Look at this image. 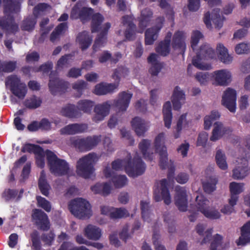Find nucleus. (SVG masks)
<instances>
[{
    "label": "nucleus",
    "mask_w": 250,
    "mask_h": 250,
    "mask_svg": "<svg viewBox=\"0 0 250 250\" xmlns=\"http://www.w3.org/2000/svg\"><path fill=\"white\" fill-rule=\"evenodd\" d=\"M132 97V94L123 91L119 94L118 99L114 101L113 105L120 111H125L128 107ZM112 105V103L110 101L96 104L94 108L95 115L92 118L93 121L99 123L104 120L109 114Z\"/></svg>",
    "instance_id": "obj_1"
},
{
    "label": "nucleus",
    "mask_w": 250,
    "mask_h": 250,
    "mask_svg": "<svg viewBox=\"0 0 250 250\" xmlns=\"http://www.w3.org/2000/svg\"><path fill=\"white\" fill-rule=\"evenodd\" d=\"M3 12L8 15L0 17V27L7 34H16L19 30V25L11 14H18L21 11L19 0H3Z\"/></svg>",
    "instance_id": "obj_2"
},
{
    "label": "nucleus",
    "mask_w": 250,
    "mask_h": 250,
    "mask_svg": "<svg viewBox=\"0 0 250 250\" xmlns=\"http://www.w3.org/2000/svg\"><path fill=\"white\" fill-rule=\"evenodd\" d=\"M123 166L128 176L133 178L142 175L146 168L141 157L135 156L132 159L130 154L127 159H117L111 163L112 168L116 171L121 170Z\"/></svg>",
    "instance_id": "obj_3"
},
{
    "label": "nucleus",
    "mask_w": 250,
    "mask_h": 250,
    "mask_svg": "<svg viewBox=\"0 0 250 250\" xmlns=\"http://www.w3.org/2000/svg\"><path fill=\"white\" fill-rule=\"evenodd\" d=\"M93 9L85 7H81L77 3L72 9L70 13V18L72 19H80L82 21H88L92 16L91 32L95 33L99 31L101 25L104 18L100 13L93 14Z\"/></svg>",
    "instance_id": "obj_4"
},
{
    "label": "nucleus",
    "mask_w": 250,
    "mask_h": 250,
    "mask_svg": "<svg viewBox=\"0 0 250 250\" xmlns=\"http://www.w3.org/2000/svg\"><path fill=\"white\" fill-rule=\"evenodd\" d=\"M96 153L91 152L80 158L77 162L76 173L84 179H88L95 171L94 165L99 158Z\"/></svg>",
    "instance_id": "obj_5"
},
{
    "label": "nucleus",
    "mask_w": 250,
    "mask_h": 250,
    "mask_svg": "<svg viewBox=\"0 0 250 250\" xmlns=\"http://www.w3.org/2000/svg\"><path fill=\"white\" fill-rule=\"evenodd\" d=\"M46 159L51 172L56 176L67 175L69 170L68 163L63 159L59 158L50 150H46Z\"/></svg>",
    "instance_id": "obj_6"
},
{
    "label": "nucleus",
    "mask_w": 250,
    "mask_h": 250,
    "mask_svg": "<svg viewBox=\"0 0 250 250\" xmlns=\"http://www.w3.org/2000/svg\"><path fill=\"white\" fill-rule=\"evenodd\" d=\"M68 208L71 213L79 219H88L92 215L89 203L81 198L72 200Z\"/></svg>",
    "instance_id": "obj_7"
},
{
    "label": "nucleus",
    "mask_w": 250,
    "mask_h": 250,
    "mask_svg": "<svg viewBox=\"0 0 250 250\" xmlns=\"http://www.w3.org/2000/svg\"><path fill=\"white\" fill-rule=\"evenodd\" d=\"M101 140V135H93L81 139H72L71 143L79 151L86 152L97 146Z\"/></svg>",
    "instance_id": "obj_8"
},
{
    "label": "nucleus",
    "mask_w": 250,
    "mask_h": 250,
    "mask_svg": "<svg viewBox=\"0 0 250 250\" xmlns=\"http://www.w3.org/2000/svg\"><path fill=\"white\" fill-rule=\"evenodd\" d=\"M215 56L214 50L208 45L204 44L201 46L199 50L196 53V56L192 59V64L197 68L201 70H208V65H204L201 62L203 60L212 59Z\"/></svg>",
    "instance_id": "obj_9"
},
{
    "label": "nucleus",
    "mask_w": 250,
    "mask_h": 250,
    "mask_svg": "<svg viewBox=\"0 0 250 250\" xmlns=\"http://www.w3.org/2000/svg\"><path fill=\"white\" fill-rule=\"evenodd\" d=\"M167 180L163 179L155 183L153 198L156 202L164 200L165 204L168 205L171 203V197L168 188Z\"/></svg>",
    "instance_id": "obj_10"
},
{
    "label": "nucleus",
    "mask_w": 250,
    "mask_h": 250,
    "mask_svg": "<svg viewBox=\"0 0 250 250\" xmlns=\"http://www.w3.org/2000/svg\"><path fill=\"white\" fill-rule=\"evenodd\" d=\"M49 78L48 87L52 95H56L58 93H63L66 92L69 87V83L60 80L56 71H51Z\"/></svg>",
    "instance_id": "obj_11"
},
{
    "label": "nucleus",
    "mask_w": 250,
    "mask_h": 250,
    "mask_svg": "<svg viewBox=\"0 0 250 250\" xmlns=\"http://www.w3.org/2000/svg\"><path fill=\"white\" fill-rule=\"evenodd\" d=\"M9 84L10 91L20 99H23L27 93V87L24 83H21L20 77L16 75L8 76L6 80Z\"/></svg>",
    "instance_id": "obj_12"
},
{
    "label": "nucleus",
    "mask_w": 250,
    "mask_h": 250,
    "mask_svg": "<svg viewBox=\"0 0 250 250\" xmlns=\"http://www.w3.org/2000/svg\"><path fill=\"white\" fill-rule=\"evenodd\" d=\"M165 133H159L155 139L154 146L156 152L160 156L159 166L162 169L166 168L168 162L167 148L164 144Z\"/></svg>",
    "instance_id": "obj_13"
},
{
    "label": "nucleus",
    "mask_w": 250,
    "mask_h": 250,
    "mask_svg": "<svg viewBox=\"0 0 250 250\" xmlns=\"http://www.w3.org/2000/svg\"><path fill=\"white\" fill-rule=\"evenodd\" d=\"M197 208L204 216L210 219H217L220 218L219 212L209 207V201L203 196L196 197Z\"/></svg>",
    "instance_id": "obj_14"
},
{
    "label": "nucleus",
    "mask_w": 250,
    "mask_h": 250,
    "mask_svg": "<svg viewBox=\"0 0 250 250\" xmlns=\"http://www.w3.org/2000/svg\"><path fill=\"white\" fill-rule=\"evenodd\" d=\"M32 221L40 230L47 231L50 228V223L47 215L41 209L32 210Z\"/></svg>",
    "instance_id": "obj_15"
},
{
    "label": "nucleus",
    "mask_w": 250,
    "mask_h": 250,
    "mask_svg": "<svg viewBox=\"0 0 250 250\" xmlns=\"http://www.w3.org/2000/svg\"><path fill=\"white\" fill-rule=\"evenodd\" d=\"M164 21V17H158L156 20V25L146 30L145 35L146 45H152L154 43L158 38L159 33L163 26Z\"/></svg>",
    "instance_id": "obj_16"
},
{
    "label": "nucleus",
    "mask_w": 250,
    "mask_h": 250,
    "mask_svg": "<svg viewBox=\"0 0 250 250\" xmlns=\"http://www.w3.org/2000/svg\"><path fill=\"white\" fill-rule=\"evenodd\" d=\"M222 104L232 113L235 112L236 105V92L228 88L224 92L222 100Z\"/></svg>",
    "instance_id": "obj_17"
},
{
    "label": "nucleus",
    "mask_w": 250,
    "mask_h": 250,
    "mask_svg": "<svg viewBox=\"0 0 250 250\" xmlns=\"http://www.w3.org/2000/svg\"><path fill=\"white\" fill-rule=\"evenodd\" d=\"M175 191V204L180 211H186L188 207L187 190L185 188L178 186Z\"/></svg>",
    "instance_id": "obj_18"
},
{
    "label": "nucleus",
    "mask_w": 250,
    "mask_h": 250,
    "mask_svg": "<svg viewBox=\"0 0 250 250\" xmlns=\"http://www.w3.org/2000/svg\"><path fill=\"white\" fill-rule=\"evenodd\" d=\"M238 166L233 170L232 177L234 179H242L249 173L248 161L243 157L237 161Z\"/></svg>",
    "instance_id": "obj_19"
},
{
    "label": "nucleus",
    "mask_w": 250,
    "mask_h": 250,
    "mask_svg": "<svg viewBox=\"0 0 250 250\" xmlns=\"http://www.w3.org/2000/svg\"><path fill=\"white\" fill-rule=\"evenodd\" d=\"M186 33L183 31H177L173 35L171 45L173 49L178 50L184 54L186 49Z\"/></svg>",
    "instance_id": "obj_20"
},
{
    "label": "nucleus",
    "mask_w": 250,
    "mask_h": 250,
    "mask_svg": "<svg viewBox=\"0 0 250 250\" xmlns=\"http://www.w3.org/2000/svg\"><path fill=\"white\" fill-rule=\"evenodd\" d=\"M87 125L84 124H71L60 130L61 135H75L84 132L87 129Z\"/></svg>",
    "instance_id": "obj_21"
},
{
    "label": "nucleus",
    "mask_w": 250,
    "mask_h": 250,
    "mask_svg": "<svg viewBox=\"0 0 250 250\" xmlns=\"http://www.w3.org/2000/svg\"><path fill=\"white\" fill-rule=\"evenodd\" d=\"M132 128L138 136H143L148 129L149 123L139 117H134L131 122Z\"/></svg>",
    "instance_id": "obj_22"
},
{
    "label": "nucleus",
    "mask_w": 250,
    "mask_h": 250,
    "mask_svg": "<svg viewBox=\"0 0 250 250\" xmlns=\"http://www.w3.org/2000/svg\"><path fill=\"white\" fill-rule=\"evenodd\" d=\"M171 36L172 33L170 32H168L166 36L165 39L160 42L156 47V52L159 55L166 57L169 54Z\"/></svg>",
    "instance_id": "obj_23"
},
{
    "label": "nucleus",
    "mask_w": 250,
    "mask_h": 250,
    "mask_svg": "<svg viewBox=\"0 0 250 250\" xmlns=\"http://www.w3.org/2000/svg\"><path fill=\"white\" fill-rule=\"evenodd\" d=\"M111 27L109 22H106L103 26V28L95 39L94 43L93 45V49L94 52H96L98 49L104 45L107 40V35L108 30Z\"/></svg>",
    "instance_id": "obj_24"
},
{
    "label": "nucleus",
    "mask_w": 250,
    "mask_h": 250,
    "mask_svg": "<svg viewBox=\"0 0 250 250\" xmlns=\"http://www.w3.org/2000/svg\"><path fill=\"white\" fill-rule=\"evenodd\" d=\"M231 132V130L229 127L224 126L222 123L216 122L214 124V128L210 140L212 141H216L223 135L229 134Z\"/></svg>",
    "instance_id": "obj_25"
},
{
    "label": "nucleus",
    "mask_w": 250,
    "mask_h": 250,
    "mask_svg": "<svg viewBox=\"0 0 250 250\" xmlns=\"http://www.w3.org/2000/svg\"><path fill=\"white\" fill-rule=\"evenodd\" d=\"M241 235L236 240L237 246H245L250 243V220L247 221L240 228Z\"/></svg>",
    "instance_id": "obj_26"
},
{
    "label": "nucleus",
    "mask_w": 250,
    "mask_h": 250,
    "mask_svg": "<svg viewBox=\"0 0 250 250\" xmlns=\"http://www.w3.org/2000/svg\"><path fill=\"white\" fill-rule=\"evenodd\" d=\"M116 83H101L95 85L94 93L97 95H104L114 92L118 87Z\"/></svg>",
    "instance_id": "obj_27"
},
{
    "label": "nucleus",
    "mask_w": 250,
    "mask_h": 250,
    "mask_svg": "<svg viewBox=\"0 0 250 250\" xmlns=\"http://www.w3.org/2000/svg\"><path fill=\"white\" fill-rule=\"evenodd\" d=\"M244 186V183H238L232 182L229 184V187L230 193V203H233V204H236L239 198L238 195L243 191Z\"/></svg>",
    "instance_id": "obj_28"
},
{
    "label": "nucleus",
    "mask_w": 250,
    "mask_h": 250,
    "mask_svg": "<svg viewBox=\"0 0 250 250\" xmlns=\"http://www.w3.org/2000/svg\"><path fill=\"white\" fill-rule=\"evenodd\" d=\"M215 82L219 85H227L230 82V73L225 69L215 71L213 72Z\"/></svg>",
    "instance_id": "obj_29"
},
{
    "label": "nucleus",
    "mask_w": 250,
    "mask_h": 250,
    "mask_svg": "<svg viewBox=\"0 0 250 250\" xmlns=\"http://www.w3.org/2000/svg\"><path fill=\"white\" fill-rule=\"evenodd\" d=\"M61 113L62 116L70 119L78 118L82 116L81 112L78 109L77 105L76 106L73 104H68L63 107Z\"/></svg>",
    "instance_id": "obj_30"
},
{
    "label": "nucleus",
    "mask_w": 250,
    "mask_h": 250,
    "mask_svg": "<svg viewBox=\"0 0 250 250\" xmlns=\"http://www.w3.org/2000/svg\"><path fill=\"white\" fill-rule=\"evenodd\" d=\"M153 12L148 8H146L141 11L140 17L139 19V27L142 30H144L149 24L152 17Z\"/></svg>",
    "instance_id": "obj_31"
},
{
    "label": "nucleus",
    "mask_w": 250,
    "mask_h": 250,
    "mask_svg": "<svg viewBox=\"0 0 250 250\" xmlns=\"http://www.w3.org/2000/svg\"><path fill=\"white\" fill-rule=\"evenodd\" d=\"M84 235L88 239L96 241L101 238L102 231L96 226L88 225L84 229Z\"/></svg>",
    "instance_id": "obj_32"
},
{
    "label": "nucleus",
    "mask_w": 250,
    "mask_h": 250,
    "mask_svg": "<svg viewBox=\"0 0 250 250\" xmlns=\"http://www.w3.org/2000/svg\"><path fill=\"white\" fill-rule=\"evenodd\" d=\"M219 60L225 64H229L232 61L233 57L228 53V49L223 44L219 43L217 47Z\"/></svg>",
    "instance_id": "obj_33"
},
{
    "label": "nucleus",
    "mask_w": 250,
    "mask_h": 250,
    "mask_svg": "<svg viewBox=\"0 0 250 250\" xmlns=\"http://www.w3.org/2000/svg\"><path fill=\"white\" fill-rule=\"evenodd\" d=\"M77 41L80 44L82 50H85L91 44L92 38L89 36L87 31H83L78 34Z\"/></svg>",
    "instance_id": "obj_34"
},
{
    "label": "nucleus",
    "mask_w": 250,
    "mask_h": 250,
    "mask_svg": "<svg viewBox=\"0 0 250 250\" xmlns=\"http://www.w3.org/2000/svg\"><path fill=\"white\" fill-rule=\"evenodd\" d=\"M163 113L164 116V121L165 126L167 128L171 126L172 119V114L171 112V104L169 101L165 103L163 108Z\"/></svg>",
    "instance_id": "obj_35"
},
{
    "label": "nucleus",
    "mask_w": 250,
    "mask_h": 250,
    "mask_svg": "<svg viewBox=\"0 0 250 250\" xmlns=\"http://www.w3.org/2000/svg\"><path fill=\"white\" fill-rule=\"evenodd\" d=\"M17 66V61L0 60V75L13 72L16 69Z\"/></svg>",
    "instance_id": "obj_36"
},
{
    "label": "nucleus",
    "mask_w": 250,
    "mask_h": 250,
    "mask_svg": "<svg viewBox=\"0 0 250 250\" xmlns=\"http://www.w3.org/2000/svg\"><path fill=\"white\" fill-rule=\"evenodd\" d=\"M151 141L147 139H143L139 144V148L142 152L143 157L146 160L152 161L153 159L152 153H149L147 150L150 147Z\"/></svg>",
    "instance_id": "obj_37"
},
{
    "label": "nucleus",
    "mask_w": 250,
    "mask_h": 250,
    "mask_svg": "<svg viewBox=\"0 0 250 250\" xmlns=\"http://www.w3.org/2000/svg\"><path fill=\"white\" fill-rule=\"evenodd\" d=\"M94 102L89 100H81L77 103L79 111L90 114L94 106Z\"/></svg>",
    "instance_id": "obj_38"
},
{
    "label": "nucleus",
    "mask_w": 250,
    "mask_h": 250,
    "mask_svg": "<svg viewBox=\"0 0 250 250\" xmlns=\"http://www.w3.org/2000/svg\"><path fill=\"white\" fill-rule=\"evenodd\" d=\"M38 187L42 194L45 196H48L50 186L47 182L43 171L41 173L38 181Z\"/></svg>",
    "instance_id": "obj_39"
},
{
    "label": "nucleus",
    "mask_w": 250,
    "mask_h": 250,
    "mask_svg": "<svg viewBox=\"0 0 250 250\" xmlns=\"http://www.w3.org/2000/svg\"><path fill=\"white\" fill-rule=\"evenodd\" d=\"M37 18L35 16H29L25 19L21 25V30L23 31H32L37 23Z\"/></svg>",
    "instance_id": "obj_40"
},
{
    "label": "nucleus",
    "mask_w": 250,
    "mask_h": 250,
    "mask_svg": "<svg viewBox=\"0 0 250 250\" xmlns=\"http://www.w3.org/2000/svg\"><path fill=\"white\" fill-rule=\"evenodd\" d=\"M128 74V69L126 67L121 66L114 70V73L112 75V78L116 82V83L119 84L121 77H125L127 76Z\"/></svg>",
    "instance_id": "obj_41"
},
{
    "label": "nucleus",
    "mask_w": 250,
    "mask_h": 250,
    "mask_svg": "<svg viewBox=\"0 0 250 250\" xmlns=\"http://www.w3.org/2000/svg\"><path fill=\"white\" fill-rule=\"evenodd\" d=\"M42 103V100L40 98L33 95L25 100L24 104L29 109H36L40 106Z\"/></svg>",
    "instance_id": "obj_42"
},
{
    "label": "nucleus",
    "mask_w": 250,
    "mask_h": 250,
    "mask_svg": "<svg viewBox=\"0 0 250 250\" xmlns=\"http://www.w3.org/2000/svg\"><path fill=\"white\" fill-rule=\"evenodd\" d=\"M216 164L218 167L222 170L228 168V164L226 161V157L221 150H218L215 156Z\"/></svg>",
    "instance_id": "obj_43"
},
{
    "label": "nucleus",
    "mask_w": 250,
    "mask_h": 250,
    "mask_svg": "<svg viewBox=\"0 0 250 250\" xmlns=\"http://www.w3.org/2000/svg\"><path fill=\"white\" fill-rule=\"evenodd\" d=\"M218 180L215 177H211L207 182L203 183V189L205 192L211 193L216 189Z\"/></svg>",
    "instance_id": "obj_44"
},
{
    "label": "nucleus",
    "mask_w": 250,
    "mask_h": 250,
    "mask_svg": "<svg viewBox=\"0 0 250 250\" xmlns=\"http://www.w3.org/2000/svg\"><path fill=\"white\" fill-rule=\"evenodd\" d=\"M223 237L219 234H216L213 237L209 249L210 250H223L225 248L222 247Z\"/></svg>",
    "instance_id": "obj_45"
},
{
    "label": "nucleus",
    "mask_w": 250,
    "mask_h": 250,
    "mask_svg": "<svg viewBox=\"0 0 250 250\" xmlns=\"http://www.w3.org/2000/svg\"><path fill=\"white\" fill-rule=\"evenodd\" d=\"M223 20L224 18H222L220 15V9H214L211 15V20L216 28L220 29L223 26Z\"/></svg>",
    "instance_id": "obj_46"
},
{
    "label": "nucleus",
    "mask_w": 250,
    "mask_h": 250,
    "mask_svg": "<svg viewBox=\"0 0 250 250\" xmlns=\"http://www.w3.org/2000/svg\"><path fill=\"white\" fill-rule=\"evenodd\" d=\"M129 213L125 208H113L112 211L111 212L110 218L112 219H117L126 217L129 216Z\"/></svg>",
    "instance_id": "obj_47"
},
{
    "label": "nucleus",
    "mask_w": 250,
    "mask_h": 250,
    "mask_svg": "<svg viewBox=\"0 0 250 250\" xmlns=\"http://www.w3.org/2000/svg\"><path fill=\"white\" fill-rule=\"evenodd\" d=\"M32 247L34 250H41L42 248L39 232L34 230L30 234Z\"/></svg>",
    "instance_id": "obj_48"
},
{
    "label": "nucleus",
    "mask_w": 250,
    "mask_h": 250,
    "mask_svg": "<svg viewBox=\"0 0 250 250\" xmlns=\"http://www.w3.org/2000/svg\"><path fill=\"white\" fill-rule=\"evenodd\" d=\"M140 205L142 218L145 221L149 222L150 220L149 211V203L146 201H141Z\"/></svg>",
    "instance_id": "obj_49"
},
{
    "label": "nucleus",
    "mask_w": 250,
    "mask_h": 250,
    "mask_svg": "<svg viewBox=\"0 0 250 250\" xmlns=\"http://www.w3.org/2000/svg\"><path fill=\"white\" fill-rule=\"evenodd\" d=\"M111 180L116 188H121L127 182V179L125 175L114 176L112 177Z\"/></svg>",
    "instance_id": "obj_50"
},
{
    "label": "nucleus",
    "mask_w": 250,
    "mask_h": 250,
    "mask_svg": "<svg viewBox=\"0 0 250 250\" xmlns=\"http://www.w3.org/2000/svg\"><path fill=\"white\" fill-rule=\"evenodd\" d=\"M42 149V148L39 145L26 144L22 146L21 151L23 153L27 152L30 153H33L36 155Z\"/></svg>",
    "instance_id": "obj_51"
},
{
    "label": "nucleus",
    "mask_w": 250,
    "mask_h": 250,
    "mask_svg": "<svg viewBox=\"0 0 250 250\" xmlns=\"http://www.w3.org/2000/svg\"><path fill=\"white\" fill-rule=\"evenodd\" d=\"M55 235L53 231H50L49 233H43L41 235V239L45 245L51 246L54 240Z\"/></svg>",
    "instance_id": "obj_52"
},
{
    "label": "nucleus",
    "mask_w": 250,
    "mask_h": 250,
    "mask_svg": "<svg viewBox=\"0 0 250 250\" xmlns=\"http://www.w3.org/2000/svg\"><path fill=\"white\" fill-rule=\"evenodd\" d=\"M36 199L39 207L42 208L47 212L51 211V205L50 202L41 196H37Z\"/></svg>",
    "instance_id": "obj_53"
},
{
    "label": "nucleus",
    "mask_w": 250,
    "mask_h": 250,
    "mask_svg": "<svg viewBox=\"0 0 250 250\" xmlns=\"http://www.w3.org/2000/svg\"><path fill=\"white\" fill-rule=\"evenodd\" d=\"M46 152H44L43 148L40 151L39 153L35 155L36 165L41 168H43L45 166L44 158Z\"/></svg>",
    "instance_id": "obj_54"
},
{
    "label": "nucleus",
    "mask_w": 250,
    "mask_h": 250,
    "mask_svg": "<svg viewBox=\"0 0 250 250\" xmlns=\"http://www.w3.org/2000/svg\"><path fill=\"white\" fill-rule=\"evenodd\" d=\"M136 26L134 23H130L129 27H127L125 32V36L128 41H133L134 39Z\"/></svg>",
    "instance_id": "obj_55"
},
{
    "label": "nucleus",
    "mask_w": 250,
    "mask_h": 250,
    "mask_svg": "<svg viewBox=\"0 0 250 250\" xmlns=\"http://www.w3.org/2000/svg\"><path fill=\"white\" fill-rule=\"evenodd\" d=\"M202 37L203 35L199 31L196 30L193 32L191 37V46L193 50Z\"/></svg>",
    "instance_id": "obj_56"
},
{
    "label": "nucleus",
    "mask_w": 250,
    "mask_h": 250,
    "mask_svg": "<svg viewBox=\"0 0 250 250\" xmlns=\"http://www.w3.org/2000/svg\"><path fill=\"white\" fill-rule=\"evenodd\" d=\"M72 57V55L70 54H65L62 56L57 62V69L62 68L65 65L68 63L69 60L71 59Z\"/></svg>",
    "instance_id": "obj_57"
},
{
    "label": "nucleus",
    "mask_w": 250,
    "mask_h": 250,
    "mask_svg": "<svg viewBox=\"0 0 250 250\" xmlns=\"http://www.w3.org/2000/svg\"><path fill=\"white\" fill-rule=\"evenodd\" d=\"M250 50L249 45L243 42L237 44L235 48V52L238 54H247L249 52Z\"/></svg>",
    "instance_id": "obj_58"
},
{
    "label": "nucleus",
    "mask_w": 250,
    "mask_h": 250,
    "mask_svg": "<svg viewBox=\"0 0 250 250\" xmlns=\"http://www.w3.org/2000/svg\"><path fill=\"white\" fill-rule=\"evenodd\" d=\"M196 80L201 85H206L209 78V74L208 72H199L195 76Z\"/></svg>",
    "instance_id": "obj_59"
},
{
    "label": "nucleus",
    "mask_w": 250,
    "mask_h": 250,
    "mask_svg": "<svg viewBox=\"0 0 250 250\" xmlns=\"http://www.w3.org/2000/svg\"><path fill=\"white\" fill-rule=\"evenodd\" d=\"M49 5L45 3H40L34 7L33 10L34 16L38 18L40 12L44 11Z\"/></svg>",
    "instance_id": "obj_60"
},
{
    "label": "nucleus",
    "mask_w": 250,
    "mask_h": 250,
    "mask_svg": "<svg viewBox=\"0 0 250 250\" xmlns=\"http://www.w3.org/2000/svg\"><path fill=\"white\" fill-rule=\"evenodd\" d=\"M18 193V191L14 189H8L5 190L3 193V197L6 201H8L15 198Z\"/></svg>",
    "instance_id": "obj_61"
},
{
    "label": "nucleus",
    "mask_w": 250,
    "mask_h": 250,
    "mask_svg": "<svg viewBox=\"0 0 250 250\" xmlns=\"http://www.w3.org/2000/svg\"><path fill=\"white\" fill-rule=\"evenodd\" d=\"M40 129L44 131H49L51 128V123L47 118H42L39 122Z\"/></svg>",
    "instance_id": "obj_62"
},
{
    "label": "nucleus",
    "mask_w": 250,
    "mask_h": 250,
    "mask_svg": "<svg viewBox=\"0 0 250 250\" xmlns=\"http://www.w3.org/2000/svg\"><path fill=\"white\" fill-rule=\"evenodd\" d=\"M172 99H175L178 100H184L185 99V95L183 90H180L178 86H176L173 91Z\"/></svg>",
    "instance_id": "obj_63"
},
{
    "label": "nucleus",
    "mask_w": 250,
    "mask_h": 250,
    "mask_svg": "<svg viewBox=\"0 0 250 250\" xmlns=\"http://www.w3.org/2000/svg\"><path fill=\"white\" fill-rule=\"evenodd\" d=\"M188 8L190 11H197L200 7V0H188Z\"/></svg>",
    "instance_id": "obj_64"
}]
</instances>
